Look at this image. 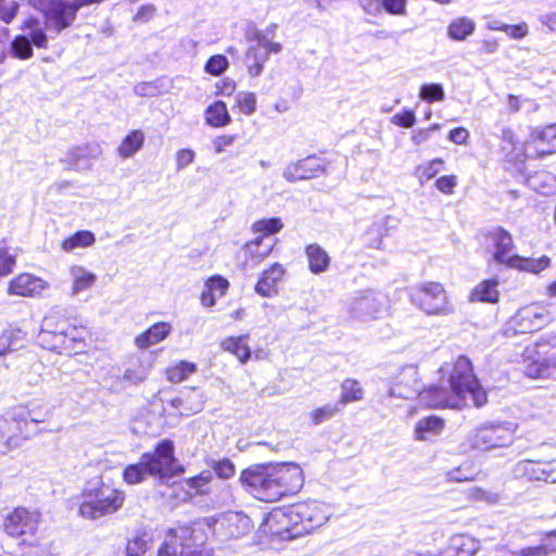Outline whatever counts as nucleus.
<instances>
[{
    "label": "nucleus",
    "mask_w": 556,
    "mask_h": 556,
    "mask_svg": "<svg viewBox=\"0 0 556 556\" xmlns=\"http://www.w3.org/2000/svg\"><path fill=\"white\" fill-rule=\"evenodd\" d=\"M439 387L420 391L416 366H404L388 391L389 397L410 399L418 394L419 401L432 408H456L473 404L480 407L486 403V393L473 375L470 361L465 356L445 363L440 368Z\"/></svg>",
    "instance_id": "nucleus-1"
},
{
    "label": "nucleus",
    "mask_w": 556,
    "mask_h": 556,
    "mask_svg": "<svg viewBox=\"0 0 556 556\" xmlns=\"http://www.w3.org/2000/svg\"><path fill=\"white\" fill-rule=\"evenodd\" d=\"M239 480L258 501L276 502L296 494L304 484V473L295 463H268L242 470Z\"/></svg>",
    "instance_id": "nucleus-2"
},
{
    "label": "nucleus",
    "mask_w": 556,
    "mask_h": 556,
    "mask_svg": "<svg viewBox=\"0 0 556 556\" xmlns=\"http://www.w3.org/2000/svg\"><path fill=\"white\" fill-rule=\"evenodd\" d=\"M87 330L76 326L60 313H50L41 324L38 341L42 348L60 354H79L85 351Z\"/></svg>",
    "instance_id": "nucleus-3"
},
{
    "label": "nucleus",
    "mask_w": 556,
    "mask_h": 556,
    "mask_svg": "<svg viewBox=\"0 0 556 556\" xmlns=\"http://www.w3.org/2000/svg\"><path fill=\"white\" fill-rule=\"evenodd\" d=\"M126 494L123 490L101 483L86 490L81 495L79 515L87 519H98L117 513L124 506Z\"/></svg>",
    "instance_id": "nucleus-4"
},
{
    "label": "nucleus",
    "mask_w": 556,
    "mask_h": 556,
    "mask_svg": "<svg viewBox=\"0 0 556 556\" xmlns=\"http://www.w3.org/2000/svg\"><path fill=\"white\" fill-rule=\"evenodd\" d=\"M210 534V527L202 522L170 528L166 531L156 556H180L178 548L182 551V546L201 545L203 542H207Z\"/></svg>",
    "instance_id": "nucleus-5"
},
{
    "label": "nucleus",
    "mask_w": 556,
    "mask_h": 556,
    "mask_svg": "<svg viewBox=\"0 0 556 556\" xmlns=\"http://www.w3.org/2000/svg\"><path fill=\"white\" fill-rule=\"evenodd\" d=\"M412 302L427 315L447 316L454 306L447 291L440 282H424L412 290Z\"/></svg>",
    "instance_id": "nucleus-6"
},
{
    "label": "nucleus",
    "mask_w": 556,
    "mask_h": 556,
    "mask_svg": "<svg viewBox=\"0 0 556 556\" xmlns=\"http://www.w3.org/2000/svg\"><path fill=\"white\" fill-rule=\"evenodd\" d=\"M549 321V311L546 305L534 302L520 307L504 325L503 334L514 337L531 333L542 329Z\"/></svg>",
    "instance_id": "nucleus-7"
},
{
    "label": "nucleus",
    "mask_w": 556,
    "mask_h": 556,
    "mask_svg": "<svg viewBox=\"0 0 556 556\" xmlns=\"http://www.w3.org/2000/svg\"><path fill=\"white\" fill-rule=\"evenodd\" d=\"M258 534L260 538H267L270 542L302 536L298 533L293 506L278 507L268 513L258 528Z\"/></svg>",
    "instance_id": "nucleus-8"
},
{
    "label": "nucleus",
    "mask_w": 556,
    "mask_h": 556,
    "mask_svg": "<svg viewBox=\"0 0 556 556\" xmlns=\"http://www.w3.org/2000/svg\"><path fill=\"white\" fill-rule=\"evenodd\" d=\"M515 432L516 425L513 422L484 424L469 433L467 441L473 450L489 451L510 445Z\"/></svg>",
    "instance_id": "nucleus-9"
},
{
    "label": "nucleus",
    "mask_w": 556,
    "mask_h": 556,
    "mask_svg": "<svg viewBox=\"0 0 556 556\" xmlns=\"http://www.w3.org/2000/svg\"><path fill=\"white\" fill-rule=\"evenodd\" d=\"M41 521L40 513L17 507L3 520L5 533L18 539L21 544L33 545Z\"/></svg>",
    "instance_id": "nucleus-10"
},
{
    "label": "nucleus",
    "mask_w": 556,
    "mask_h": 556,
    "mask_svg": "<svg viewBox=\"0 0 556 556\" xmlns=\"http://www.w3.org/2000/svg\"><path fill=\"white\" fill-rule=\"evenodd\" d=\"M174 453L173 441L162 440L153 452L142 454L143 464H146L150 476L170 478L182 473L184 467L179 464Z\"/></svg>",
    "instance_id": "nucleus-11"
},
{
    "label": "nucleus",
    "mask_w": 556,
    "mask_h": 556,
    "mask_svg": "<svg viewBox=\"0 0 556 556\" xmlns=\"http://www.w3.org/2000/svg\"><path fill=\"white\" fill-rule=\"evenodd\" d=\"M21 409H9L0 417V454L5 455L23 446L30 439L26 433Z\"/></svg>",
    "instance_id": "nucleus-12"
},
{
    "label": "nucleus",
    "mask_w": 556,
    "mask_h": 556,
    "mask_svg": "<svg viewBox=\"0 0 556 556\" xmlns=\"http://www.w3.org/2000/svg\"><path fill=\"white\" fill-rule=\"evenodd\" d=\"M387 296L381 292L365 290L356 292L348 302L350 315L368 321L380 318L387 312Z\"/></svg>",
    "instance_id": "nucleus-13"
},
{
    "label": "nucleus",
    "mask_w": 556,
    "mask_h": 556,
    "mask_svg": "<svg viewBox=\"0 0 556 556\" xmlns=\"http://www.w3.org/2000/svg\"><path fill=\"white\" fill-rule=\"evenodd\" d=\"M298 522V533L302 536L323 527L331 517V507L319 501H307L293 504Z\"/></svg>",
    "instance_id": "nucleus-14"
},
{
    "label": "nucleus",
    "mask_w": 556,
    "mask_h": 556,
    "mask_svg": "<svg viewBox=\"0 0 556 556\" xmlns=\"http://www.w3.org/2000/svg\"><path fill=\"white\" fill-rule=\"evenodd\" d=\"M482 245L491 258L500 265L508 266L515 255L513 236L503 227H493L482 233Z\"/></svg>",
    "instance_id": "nucleus-15"
},
{
    "label": "nucleus",
    "mask_w": 556,
    "mask_h": 556,
    "mask_svg": "<svg viewBox=\"0 0 556 556\" xmlns=\"http://www.w3.org/2000/svg\"><path fill=\"white\" fill-rule=\"evenodd\" d=\"M525 374L532 378H551L556 372V353L544 356L540 343L528 345L522 353Z\"/></svg>",
    "instance_id": "nucleus-16"
},
{
    "label": "nucleus",
    "mask_w": 556,
    "mask_h": 556,
    "mask_svg": "<svg viewBox=\"0 0 556 556\" xmlns=\"http://www.w3.org/2000/svg\"><path fill=\"white\" fill-rule=\"evenodd\" d=\"M276 240L271 238L257 237L247 242L236 254L237 264L242 269L258 266L273 252Z\"/></svg>",
    "instance_id": "nucleus-17"
},
{
    "label": "nucleus",
    "mask_w": 556,
    "mask_h": 556,
    "mask_svg": "<svg viewBox=\"0 0 556 556\" xmlns=\"http://www.w3.org/2000/svg\"><path fill=\"white\" fill-rule=\"evenodd\" d=\"M50 289V283L30 273L13 277L8 285V293L22 298H40Z\"/></svg>",
    "instance_id": "nucleus-18"
},
{
    "label": "nucleus",
    "mask_w": 556,
    "mask_h": 556,
    "mask_svg": "<svg viewBox=\"0 0 556 556\" xmlns=\"http://www.w3.org/2000/svg\"><path fill=\"white\" fill-rule=\"evenodd\" d=\"M503 151L508 163L516 166H522L528 159L539 157V154L532 153L534 144H532L531 136L525 142L517 141L510 129L503 130Z\"/></svg>",
    "instance_id": "nucleus-19"
},
{
    "label": "nucleus",
    "mask_w": 556,
    "mask_h": 556,
    "mask_svg": "<svg viewBox=\"0 0 556 556\" xmlns=\"http://www.w3.org/2000/svg\"><path fill=\"white\" fill-rule=\"evenodd\" d=\"M324 172L321 161L316 156H308L287 165L283 177L288 181L312 179Z\"/></svg>",
    "instance_id": "nucleus-20"
},
{
    "label": "nucleus",
    "mask_w": 556,
    "mask_h": 556,
    "mask_svg": "<svg viewBox=\"0 0 556 556\" xmlns=\"http://www.w3.org/2000/svg\"><path fill=\"white\" fill-rule=\"evenodd\" d=\"M285 275V267L279 263H274L261 274L254 287L255 292L263 298L275 296L279 291V283Z\"/></svg>",
    "instance_id": "nucleus-21"
},
{
    "label": "nucleus",
    "mask_w": 556,
    "mask_h": 556,
    "mask_svg": "<svg viewBox=\"0 0 556 556\" xmlns=\"http://www.w3.org/2000/svg\"><path fill=\"white\" fill-rule=\"evenodd\" d=\"M71 296L91 290L98 282V275L81 264H72L68 269Z\"/></svg>",
    "instance_id": "nucleus-22"
},
{
    "label": "nucleus",
    "mask_w": 556,
    "mask_h": 556,
    "mask_svg": "<svg viewBox=\"0 0 556 556\" xmlns=\"http://www.w3.org/2000/svg\"><path fill=\"white\" fill-rule=\"evenodd\" d=\"M363 11L372 16H378L382 12L390 15H406V0H358Z\"/></svg>",
    "instance_id": "nucleus-23"
},
{
    "label": "nucleus",
    "mask_w": 556,
    "mask_h": 556,
    "mask_svg": "<svg viewBox=\"0 0 556 556\" xmlns=\"http://www.w3.org/2000/svg\"><path fill=\"white\" fill-rule=\"evenodd\" d=\"M173 326L168 321H159L150 326L146 331L139 333L135 338V345L139 350H146L156 345L172 333Z\"/></svg>",
    "instance_id": "nucleus-24"
},
{
    "label": "nucleus",
    "mask_w": 556,
    "mask_h": 556,
    "mask_svg": "<svg viewBox=\"0 0 556 556\" xmlns=\"http://www.w3.org/2000/svg\"><path fill=\"white\" fill-rule=\"evenodd\" d=\"M530 135L534 144L532 153L539 154V157L556 153V125L535 128Z\"/></svg>",
    "instance_id": "nucleus-25"
},
{
    "label": "nucleus",
    "mask_w": 556,
    "mask_h": 556,
    "mask_svg": "<svg viewBox=\"0 0 556 556\" xmlns=\"http://www.w3.org/2000/svg\"><path fill=\"white\" fill-rule=\"evenodd\" d=\"M445 421L438 416L419 419L414 426L413 437L416 441L432 442L443 432Z\"/></svg>",
    "instance_id": "nucleus-26"
},
{
    "label": "nucleus",
    "mask_w": 556,
    "mask_h": 556,
    "mask_svg": "<svg viewBox=\"0 0 556 556\" xmlns=\"http://www.w3.org/2000/svg\"><path fill=\"white\" fill-rule=\"evenodd\" d=\"M229 288V281L219 276H212L204 282V288L202 290L200 302L202 306L206 308L213 307L217 300L223 298Z\"/></svg>",
    "instance_id": "nucleus-27"
},
{
    "label": "nucleus",
    "mask_w": 556,
    "mask_h": 556,
    "mask_svg": "<svg viewBox=\"0 0 556 556\" xmlns=\"http://www.w3.org/2000/svg\"><path fill=\"white\" fill-rule=\"evenodd\" d=\"M518 471L530 480L556 483V468L548 463L525 460L518 464Z\"/></svg>",
    "instance_id": "nucleus-28"
},
{
    "label": "nucleus",
    "mask_w": 556,
    "mask_h": 556,
    "mask_svg": "<svg viewBox=\"0 0 556 556\" xmlns=\"http://www.w3.org/2000/svg\"><path fill=\"white\" fill-rule=\"evenodd\" d=\"M552 265V260L547 255L540 257H525L519 254H515L510 260L508 268L523 271L532 275H540L544 270L548 269Z\"/></svg>",
    "instance_id": "nucleus-29"
},
{
    "label": "nucleus",
    "mask_w": 556,
    "mask_h": 556,
    "mask_svg": "<svg viewBox=\"0 0 556 556\" xmlns=\"http://www.w3.org/2000/svg\"><path fill=\"white\" fill-rule=\"evenodd\" d=\"M13 409L23 412V421L27 426L28 422L43 424L52 416L49 404L43 400H33L26 405L14 406Z\"/></svg>",
    "instance_id": "nucleus-30"
},
{
    "label": "nucleus",
    "mask_w": 556,
    "mask_h": 556,
    "mask_svg": "<svg viewBox=\"0 0 556 556\" xmlns=\"http://www.w3.org/2000/svg\"><path fill=\"white\" fill-rule=\"evenodd\" d=\"M146 135L140 129L130 130L119 142L116 153L119 159L127 160L135 156L142 148Z\"/></svg>",
    "instance_id": "nucleus-31"
},
{
    "label": "nucleus",
    "mask_w": 556,
    "mask_h": 556,
    "mask_svg": "<svg viewBox=\"0 0 556 556\" xmlns=\"http://www.w3.org/2000/svg\"><path fill=\"white\" fill-rule=\"evenodd\" d=\"M471 302H483L495 304L500 300L498 280L485 279L479 282L470 292Z\"/></svg>",
    "instance_id": "nucleus-32"
},
{
    "label": "nucleus",
    "mask_w": 556,
    "mask_h": 556,
    "mask_svg": "<svg viewBox=\"0 0 556 556\" xmlns=\"http://www.w3.org/2000/svg\"><path fill=\"white\" fill-rule=\"evenodd\" d=\"M248 339V336L228 337L222 341L220 346L235 355L241 364H245L252 356Z\"/></svg>",
    "instance_id": "nucleus-33"
},
{
    "label": "nucleus",
    "mask_w": 556,
    "mask_h": 556,
    "mask_svg": "<svg viewBox=\"0 0 556 556\" xmlns=\"http://www.w3.org/2000/svg\"><path fill=\"white\" fill-rule=\"evenodd\" d=\"M205 124L213 128H222L230 124L231 117L223 101H215L204 111Z\"/></svg>",
    "instance_id": "nucleus-34"
},
{
    "label": "nucleus",
    "mask_w": 556,
    "mask_h": 556,
    "mask_svg": "<svg viewBox=\"0 0 556 556\" xmlns=\"http://www.w3.org/2000/svg\"><path fill=\"white\" fill-rule=\"evenodd\" d=\"M198 370V365L189 361H177L165 369L166 379L172 383H180L187 380Z\"/></svg>",
    "instance_id": "nucleus-35"
},
{
    "label": "nucleus",
    "mask_w": 556,
    "mask_h": 556,
    "mask_svg": "<svg viewBox=\"0 0 556 556\" xmlns=\"http://www.w3.org/2000/svg\"><path fill=\"white\" fill-rule=\"evenodd\" d=\"M305 252L308 260L309 270L313 274H321L328 269L330 257L320 245L309 244Z\"/></svg>",
    "instance_id": "nucleus-36"
},
{
    "label": "nucleus",
    "mask_w": 556,
    "mask_h": 556,
    "mask_svg": "<svg viewBox=\"0 0 556 556\" xmlns=\"http://www.w3.org/2000/svg\"><path fill=\"white\" fill-rule=\"evenodd\" d=\"M476 23L468 17L454 18L447 26L446 33L450 39L454 41H465L473 34Z\"/></svg>",
    "instance_id": "nucleus-37"
},
{
    "label": "nucleus",
    "mask_w": 556,
    "mask_h": 556,
    "mask_svg": "<svg viewBox=\"0 0 556 556\" xmlns=\"http://www.w3.org/2000/svg\"><path fill=\"white\" fill-rule=\"evenodd\" d=\"M96 242V236L89 230H79L61 242V249L64 252L71 253L78 249L90 248Z\"/></svg>",
    "instance_id": "nucleus-38"
},
{
    "label": "nucleus",
    "mask_w": 556,
    "mask_h": 556,
    "mask_svg": "<svg viewBox=\"0 0 556 556\" xmlns=\"http://www.w3.org/2000/svg\"><path fill=\"white\" fill-rule=\"evenodd\" d=\"M448 548L453 556H473L479 549V542L469 535H455L451 539Z\"/></svg>",
    "instance_id": "nucleus-39"
},
{
    "label": "nucleus",
    "mask_w": 556,
    "mask_h": 556,
    "mask_svg": "<svg viewBox=\"0 0 556 556\" xmlns=\"http://www.w3.org/2000/svg\"><path fill=\"white\" fill-rule=\"evenodd\" d=\"M21 29L27 31V37L35 47L39 49L48 47V36L37 18L30 17L26 20Z\"/></svg>",
    "instance_id": "nucleus-40"
},
{
    "label": "nucleus",
    "mask_w": 556,
    "mask_h": 556,
    "mask_svg": "<svg viewBox=\"0 0 556 556\" xmlns=\"http://www.w3.org/2000/svg\"><path fill=\"white\" fill-rule=\"evenodd\" d=\"M527 181L530 188L545 195L556 190V178L547 172L535 173Z\"/></svg>",
    "instance_id": "nucleus-41"
},
{
    "label": "nucleus",
    "mask_w": 556,
    "mask_h": 556,
    "mask_svg": "<svg viewBox=\"0 0 556 556\" xmlns=\"http://www.w3.org/2000/svg\"><path fill=\"white\" fill-rule=\"evenodd\" d=\"M168 405L177 410L180 415H191L200 412L203 408L204 401L201 395L197 402L191 401V393H188L184 396H177L168 401Z\"/></svg>",
    "instance_id": "nucleus-42"
},
{
    "label": "nucleus",
    "mask_w": 556,
    "mask_h": 556,
    "mask_svg": "<svg viewBox=\"0 0 556 556\" xmlns=\"http://www.w3.org/2000/svg\"><path fill=\"white\" fill-rule=\"evenodd\" d=\"M228 533L232 538H239L248 533L251 529V520L248 516L240 513L229 514L226 518Z\"/></svg>",
    "instance_id": "nucleus-43"
},
{
    "label": "nucleus",
    "mask_w": 556,
    "mask_h": 556,
    "mask_svg": "<svg viewBox=\"0 0 556 556\" xmlns=\"http://www.w3.org/2000/svg\"><path fill=\"white\" fill-rule=\"evenodd\" d=\"M364 390L361 383L355 379H345L341 384V396L339 405H345L351 402L363 400Z\"/></svg>",
    "instance_id": "nucleus-44"
},
{
    "label": "nucleus",
    "mask_w": 556,
    "mask_h": 556,
    "mask_svg": "<svg viewBox=\"0 0 556 556\" xmlns=\"http://www.w3.org/2000/svg\"><path fill=\"white\" fill-rule=\"evenodd\" d=\"M24 341V333L20 329L7 330L0 336V356L18 350Z\"/></svg>",
    "instance_id": "nucleus-45"
},
{
    "label": "nucleus",
    "mask_w": 556,
    "mask_h": 556,
    "mask_svg": "<svg viewBox=\"0 0 556 556\" xmlns=\"http://www.w3.org/2000/svg\"><path fill=\"white\" fill-rule=\"evenodd\" d=\"M10 54L17 60H29L34 55L33 43L25 35H17L10 43Z\"/></svg>",
    "instance_id": "nucleus-46"
},
{
    "label": "nucleus",
    "mask_w": 556,
    "mask_h": 556,
    "mask_svg": "<svg viewBox=\"0 0 556 556\" xmlns=\"http://www.w3.org/2000/svg\"><path fill=\"white\" fill-rule=\"evenodd\" d=\"M148 476H150V472L143 464L142 457L138 463L126 466L123 471V480L129 485L143 482Z\"/></svg>",
    "instance_id": "nucleus-47"
},
{
    "label": "nucleus",
    "mask_w": 556,
    "mask_h": 556,
    "mask_svg": "<svg viewBox=\"0 0 556 556\" xmlns=\"http://www.w3.org/2000/svg\"><path fill=\"white\" fill-rule=\"evenodd\" d=\"M283 228V223L278 217L263 218L256 220L252 225V230L255 233H260L258 237L270 238V236L279 232Z\"/></svg>",
    "instance_id": "nucleus-48"
},
{
    "label": "nucleus",
    "mask_w": 556,
    "mask_h": 556,
    "mask_svg": "<svg viewBox=\"0 0 556 556\" xmlns=\"http://www.w3.org/2000/svg\"><path fill=\"white\" fill-rule=\"evenodd\" d=\"M16 250L10 247L5 240L0 242V277L13 270L16 261Z\"/></svg>",
    "instance_id": "nucleus-49"
},
{
    "label": "nucleus",
    "mask_w": 556,
    "mask_h": 556,
    "mask_svg": "<svg viewBox=\"0 0 556 556\" xmlns=\"http://www.w3.org/2000/svg\"><path fill=\"white\" fill-rule=\"evenodd\" d=\"M267 61L266 54H261L257 48H249L247 51L248 72L251 76H260Z\"/></svg>",
    "instance_id": "nucleus-50"
},
{
    "label": "nucleus",
    "mask_w": 556,
    "mask_h": 556,
    "mask_svg": "<svg viewBox=\"0 0 556 556\" xmlns=\"http://www.w3.org/2000/svg\"><path fill=\"white\" fill-rule=\"evenodd\" d=\"M152 547V541L147 534L137 535L127 544V556H144Z\"/></svg>",
    "instance_id": "nucleus-51"
},
{
    "label": "nucleus",
    "mask_w": 556,
    "mask_h": 556,
    "mask_svg": "<svg viewBox=\"0 0 556 556\" xmlns=\"http://www.w3.org/2000/svg\"><path fill=\"white\" fill-rule=\"evenodd\" d=\"M340 412V405L336 404H326L321 407H317L309 413V418L314 425H320L332 417H334Z\"/></svg>",
    "instance_id": "nucleus-52"
},
{
    "label": "nucleus",
    "mask_w": 556,
    "mask_h": 556,
    "mask_svg": "<svg viewBox=\"0 0 556 556\" xmlns=\"http://www.w3.org/2000/svg\"><path fill=\"white\" fill-rule=\"evenodd\" d=\"M236 106L244 115H252L256 111V96L253 92L240 91L235 98Z\"/></svg>",
    "instance_id": "nucleus-53"
},
{
    "label": "nucleus",
    "mask_w": 556,
    "mask_h": 556,
    "mask_svg": "<svg viewBox=\"0 0 556 556\" xmlns=\"http://www.w3.org/2000/svg\"><path fill=\"white\" fill-rule=\"evenodd\" d=\"M256 46L252 48H257L261 51V54H266L267 56L270 53H279L282 50V46L279 42L273 41L265 31H257L255 35Z\"/></svg>",
    "instance_id": "nucleus-54"
},
{
    "label": "nucleus",
    "mask_w": 556,
    "mask_h": 556,
    "mask_svg": "<svg viewBox=\"0 0 556 556\" xmlns=\"http://www.w3.org/2000/svg\"><path fill=\"white\" fill-rule=\"evenodd\" d=\"M213 480V473L208 470L202 471L200 475L186 480L188 488L194 490L197 493H206L208 485Z\"/></svg>",
    "instance_id": "nucleus-55"
},
{
    "label": "nucleus",
    "mask_w": 556,
    "mask_h": 556,
    "mask_svg": "<svg viewBox=\"0 0 556 556\" xmlns=\"http://www.w3.org/2000/svg\"><path fill=\"white\" fill-rule=\"evenodd\" d=\"M419 97L427 102H441L444 100L445 93L440 84H426L421 86Z\"/></svg>",
    "instance_id": "nucleus-56"
},
{
    "label": "nucleus",
    "mask_w": 556,
    "mask_h": 556,
    "mask_svg": "<svg viewBox=\"0 0 556 556\" xmlns=\"http://www.w3.org/2000/svg\"><path fill=\"white\" fill-rule=\"evenodd\" d=\"M384 233V225L380 222L374 223L366 233L367 245L375 249H381Z\"/></svg>",
    "instance_id": "nucleus-57"
},
{
    "label": "nucleus",
    "mask_w": 556,
    "mask_h": 556,
    "mask_svg": "<svg viewBox=\"0 0 556 556\" xmlns=\"http://www.w3.org/2000/svg\"><path fill=\"white\" fill-rule=\"evenodd\" d=\"M384 233V225L380 222L374 223L366 233L367 245L375 249H381Z\"/></svg>",
    "instance_id": "nucleus-58"
},
{
    "label": "nucleus",
    "mask_w": 556,
    "mask_h": 556,
    "mask_svg": "<svg viewBox=\"0 0 556 556\" xmlns=\"http://www.w3.org/2000/svg\"><path fill=\"white\" fill-rule=\"evenodd\" d=\"M442 159H433L420 166L417 167L416 173L421 181L430 180L433 178L440 170L443 165Z\"/></svg>",
    "instance_id": "nucleus-59"
},
{
    "label": "nucleus",
    "mask_w": 556,
    "mask_h": 556,
    "mask_svg": "<svg viewBox=\"0 0 556 556\" xmlns=\"http://www.w3.org/2000/svg\"><path fill=\"white\" fill-rule=\"evenodd\" d=\"M478 470L471 463H464L457 469L450 472V477L455 481H471L476 479Z\"/></svg>",
    "instance_id": "nucleus-60"
},
{
    "label": "nucleus",
    "mask_w": 556,
    "mask_h": 556,
    "mask_svg": "<svg viewBox=\"0 0 556 556\" xmlns=\"http://www.w3.org/2000/svg\"><path fill=\"white\" fill-rule=\"evenodd\" d=\"M29 546L30 549L25 556H59L49 541H39L37 536L34 538V543Z\"/></svg>",
    "instance_id": "nucleus-61"
},
{
    "label": "nucleus",
    "mask_w": 556,
    "mask_h": 556,
    "mask_svg": "<svg viewBox=\"0 0 556 556\" xmlns=\"http://www.w3.org/2000/svg\"><path fill=\"white\" fill-rule=\"evenodd\" d=\"M228 60L225 55L216 54L208 59L205 64V72L218 76L228 68Z\"/></svg>",
    "instance_id": "nucleus-62"
},
{
    "label": "nucleus",
    "mask_w": 556,
    "mask_h": 556,
    "mask_svg": "<svg viewBox=\"0 0 556 556\" xmlns=\"http://www.w3.org/2000/svg\"><path fill=\"white\" fill-rule=\"evenodd\" d=\"M212 468L216 476L220 479H230L236 472L233 463L228 458L213 462Z\"/></svg>",
    "instance_id": "nucleus-63"
},
{
    "label": "nucleus",
    "mask_w": 556,
    "mask_h": 556,
    "mask_svg": "<svg viewBox=\"0 0 556 556\" xmlns=\"http://www.w3.org/2000/svg\"><path fill=\"white\" fill-rule=\"evenodd\" d=\"M493 30L504 31L513 39H522L529 33V28L526 23H520L516 25L503 24L501 27H493Z\"/></svg>",
    "instance_id": "nucleus-64"
}]
</instances>
